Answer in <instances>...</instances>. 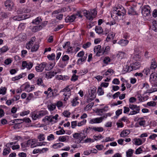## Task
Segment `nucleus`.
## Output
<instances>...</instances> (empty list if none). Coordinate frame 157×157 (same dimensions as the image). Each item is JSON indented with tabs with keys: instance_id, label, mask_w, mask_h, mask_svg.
Wrapping results in <instances>:
<instances>
[{
	"instance_id": "nucleus-1",
	"label": "nucleus",
	"mask_w": 157,
	"mask_h": 157,
	"mask_svg": "<svg viewBox=\"0 0 157 157\" xmlns=\"http://www.w3.org/2000/svg\"><path fill=\"white\" fill-rule=\"evenodd\" d=\"M126 11L124 8L121 6H118L113 10L111 13V17L113 19L117 20L121 18L125 14Z\"/></svg>"
},
{
	"instance_id": "nucleus-2",
	"label": "nucleus",
	"mask_w": 157,
	"mask_h": 157,
	"mask_svg": "<svg viewBox=\"0 0 157 157\" xmlns=\"http://www.w3.org/2000/svg\"><path fill=\"white\" fill-rule=\"evenodd\" d=\"M97 11L95 9L91 10L90 11L86 10L84 13L86 14V17L90 21H92L97 14Z\"/></svg>"
},
{
	"instance_id": "nucleus-3",
	"label": "nucleus",
	"mask_w": 157,
	"mask_h": 157,
	"mask_svg": "<svg viewBox=\"0 0 157 157\" xmlns=\"http://www.w3.org/2000/svg\"><path fill=\"white\" fill-rule=\"evenodd\" d=\"M150 7L148 5L143 6L141 9V13L144 17H149L151 15Z\"/></svg>"
},
{
	"instance_id": "nucleus-4",
	"label": "nucleus",
	"mask_w": 157,
	"mask_h": 157,
	"mask_svg": "<svg viewBox=\"0 0 157 157\" xmlns=\"http://www.w3.org/2000/svg\"><path fill=\"white\" fill-rule=\"evenodd\" d=\"M94 52H96V56H97L105 54L104 51V47L101 48L100 45L95 46L94 48Z\"/></svg>"
},
{
	"instance_id": "nucleus-5",
	"label": "nucleus",
	"mask_w": 157,
	"mask_h": 157,
	"mask_svg": "<svg viewBox=\"0 0 157 157\" xmlns=\"http://www.w3.org/2000/svg\"><path fill=\"white\" fill-rule=\"evenodd\" d=\"M86 135L83 133H75L73 135V137L75 139L78 140L80 143L86 137Z\"/></svg>"
},
{
	"instance_id": "nucleus-6",
	"label": "nucleus",
	"mask_w": 157,
	"mask_h": 157,
	"mask_svg": "<svg viewBox=\"0 0 157 157\" xmlns=\"http://www.w3.org/2000/svg\"><path fill=\"white\" fill-rule=\"evenodd\" d=\"M60 92H64L63 95L65 96L64 99V100L65 101L67 100L68 98H69L71 95V90L68 86H67L65 88L63 89Z\"/></svg>"
},
{
	"instance_id": "nucleus-7",
	"label": "nucleus",
	"mask_w": 157,
	"mask_h": 157,
	"mask_svg": "<svg viewBox=\"0 0 157 157\" xmlns=\"http://www.w3.org/2000/svg\"><path fill=\"white\" fill-rule=\"evenodd\" d=\"M4 5L6 9L9 11H11L13 7L14 4L12 1L7 0L5 2Z\"/></svg>"
},
{
	"instance_id": "nucleus-8",
	"label": "nucleus",
	"mask_w": 157,
	"mask_h": 157,
	"mask_svg": "<svg viewBox=\"0 0 157 157\" xmlns=\"http://www.w3.org/2000/svg\"><path fill=\"white\" fill-rule=\"evenodd\" d=\"M35 67V69L37 72H42L47 65V64L46 62H43L40 64H38Z\"/></svg>"
},
{
	"instance_id": "nucleus-9",
	"label": "nucleus",
	"mask_w": 157,
	"mask_h": 157,
	"mask_svg": "<svg viewBox=\"0 0 157 157\" xmlns=\"http://www.w3.org/2000/svg\"><path fill=\"white\" fill-rule=\"evenodd\" d=\"M33 64L32 63L30 62L28 63L26 61H23L22 62V69L26 68L28 70H30L32 67Z\"/></svg>"
},
{
	"instance_id": "nucleus-10",
	"label": "nucleus",
	"mask_w": 157,
	"mask_h": 157,
	"mask_svg": "<svg viewBox=\"0 0 157 157\" xmlns=\"http://www.w3.org/2000/svg\"><path fill=\"white\" fill-rule=\"evenodd\" d=\"M76 17L74 14L71 16H67L65 19V21L66 23L71 22L74 21Z\"/></svg>"
},
{
	"instance_id": "nucleus-11",
	"label": "nucleus",
	"mask_w": 157,
	"mask_h": 157,
	"mask_svg": "<svg viewBox=\"0 0 157 157\" xmlns=\"http://www.w3.org/2000/svg\"><path fill=\"white\" fill-rule=\"evenodd\" d=\"M157 80V74L156 73H153L150 75V81L153 83Z\"/></svg>"
},
{
	"instance_id": "nucleus-12",
	"label": "nucleus",
	"mask_w": 157,
	"mask_h": 157,
	"mask_svg": "<svg viewBox=\"0 0 157 157\" xmlns=\"http://www.w3.org/2000/svg\"><path fill=\"white\" fill-rule=\"evenodd\" d=\"M27 75L26 73H22L17 76H16L12 78V81H15L20 79L21 78Z\"/></svg>"
},
{
	"instance_id": "nucleus-13",
	"label": "nucleus",
	"mask_w": 157,
	"mask_h": 157,
	"mask_svg": "<svg viewBox=\"0 0 157 157\" xmlns=\"http://www.w3.org/2000/svg\"><path fill=\"white\" fill-rule=\"evenodd\" d=\"M26 16H27L26 15L24 16L21 15H16L13 17V19L15 21H20L27 18L28 17Z\"/></svg>"
},
{
	"instance_id": "nucleus-14",
	"label": "nucleus",
	"mask_w": 157,
	"mask_h": 157,
	"mask_svg": "<svg viewBox=\"0 0 157 157\" xmlns=\"http://www.w3.org/2000/svg\"><path fill=\"white\" fill-rule=\"evenodd\" d=\"M57 73V72L54 71L48 72L46 74V77L48 78H51Z\"/></svg>"
},
{
	"instance_id": "nucleus-15",
	"label": "nucleus",
	"mask_w": 157,
	"mask_h": 157,
	"mask_svg": "<svg viewBox=\"0 0 157 157\" xmlns=\"http://www.w3.org/2000/svg\"><path fill=\"white\" fill-rule=\"evenodd\" d=\"M140 66V63L138 62H136L131 64V66L132 67L133 70H135L138 69Z\"/></svg>"
},
{
	"instance_id": "nucleus-16",
	"label": "nucleus",
	"mask_w": 157,
	"mask_h": 157,
	"mask_svg": "<svg viewBox=\"0 0 157 157\" xmlns=\"http://www.w3.org/2000/svg\"><path fill=\"white\" fill-rule=\"evenodd\" d=\"M129 108L132 110H137V111L140 110V107L136 105L129 104Z\"/></svg>"
},
{
	"instance_id": "nucleus-17",
	"label": "nucleus",
	"mask_w": 157,
	"mask_h": 157,
	"mask_svg": "<svg viewBox=\"0 0 157 157\" xmlns=\"http://www.w3.org/2000/svg\"><path fill=\"white\" fill-rule=\"evenodd\" d=\"M99 117L94 118L91 119L89 121V123L91 124L94 123H99L101 122Z\"/></svg>"
},
{
	"instance_id": "nucleus-18",
	"label": "nucleus",
	"mask_w": 157,
	"mask_h": 157,
	"mask_svg": "<svg viewBox=\"0 0 157 157\" xmlns=\"http://www.w3.org/2000/svg\"><path fill=\"white\" fill-rule=\"evenodd\" d=\"M128 41L127 40L122 39L119 41L118 44L122 46H126L128 43Z\"/></svg>"
},
{
	"instance_id": "nucleus-19",
	"label": "nucleus",
	"mask_w": 157,
	"mask_h": 157,
	"mask_svg": "<svg viewBox=\"0 0 157 157\" xmlns=\"http://www.w3.org/2000/svg\"><path fill=\"white\" fill-rule=\"evenodd\" d=\"M133 143L135 145H140L142 144V140L139 138H135L133 140Z\"/></svg>"
},
{
	"instance_id": "nucleus-20",
	"label": "nucleus",
	"mask_w": 157,
	"mask_h": 157,
	"mask_svg": "<svg viewBox=\"0 0 157 157\" xmlns=\"http://www.w3.org/2000/svg\"><path fill=\"white\" fill-rule=\"evenodd\" d=\"M89 128L92 129V130H94L95 132H101L103 131L104 129L102 127H94L93 128L89 127Z\"/></svg>"
},
{
	"instance_id": "nucleus-21",
	"label": "nucleus",
	"mask_w": 157,
	"mask_h": 157,
	"mask_svg": "<svg viewBox=\"0 0 157 157\" xmlns=\"http://www.w3.org/2000/svg\"><path fill=\"white\" fill-rule=\"evenodd\" d=\"M87 57V55L86 54L85 56L82 57V58L79 59L77 61V64H82V62L85 61Z\"/></svg>"
},
{
	"instance_id": "nucleus-22",
	"label": "nucleus",
	"mask_w": 157,
	"mask_h": 157,
	"mask_svg": "<svg viewBox=\"0 0 157 157\" xmlns=\"http://www.w3.org/2000/svg\"><path fill=\"white\" fill-rule=\"evenodd\" d=\"M126 53L124 52L119 51L117 54V56L120 59H122L124 58Z\"/></svg>"
},
{
	"instance_id": "nucleus-23",
	"label": "nucleus",
	"mask_w": 157,
	"mask_h": 157,
	"mask_svg": "<svg viewBox=\"0 0 157 157\" xmlns=\"http://www.w3.org/2000/svg\"><path fill=\"white\" fill-rule=\"evenodd\" d=\"M129 131L128 130H125L121 132L120 134V136L121 137H125L128 136L129 133Z\"/></svg>"
},
{
	"instance_id": "nucleus-24",
	"label": "nucleus",
	"mask_w": 157,
	"mask_h": 157,
	"mask_svg": "<svg viewBox=\"0 0 157 157\" xmlns=\"http://www.w3.org/2000/svg\"><path fill=\"white\" fill-rule=\"evenodd\" d=\"M157 67L156 61L155 59H152L151 60L150 68L151 69H155Z\"/></svg>"
},
{
	"instance_id": "nucleus-25",
	"label": "nucleus",
	"mask_w": 157,
	"mask_h": 157,
	"mask_svg": "<svg viewBox=\"0 0 157 157\" xmlns=\"http://www.w3.org/2000/svg\"><path fill=\"white\" fill-rule=\"evenodd\" d=\"M95 30L96 33L99 34L103 32V29L101 27L99 26H96Z\"/></svg>"
},
{
	"instance_id": "nucleus-26",
	"label": "nucleus",
	"mask_w": 157,
	"mask_h": 157,
	"mask_svg": "<svg viewBox=\"0 0 157 157\" xmlns=\"http://www.w3.org/2000/svg\"><path fill=\"white\" fill-rule=\"evenodd\" d=\"M96 88L94 87L92 88L91 90V95L90 97L93 98H95L96 97Z\"/></svg>"
},
{
	"instance_id": "nucleus-27",
	"label": "nucleus",
	"mask_w": 157,
	"mask_h": 157,
	"mask_svg": "<svg viewBox=\"0 0 157 157\" xmlns=\"http://www.w3.org/2000/svg\"><path fill=\"white\" fill-rule=\"evenodd\" d=\"M22 119H16L13 120L12 121V123L15 124L16 125L14 126V128L16 126V125L18 124H20L22 123Z\"/></svg>"
},
{
	"instance_id": "nucleus-28",
	"label": "nucleus",
	"mask_w": 157,
	"mask_h": 157,
	"mask_svg": "<svg viewBox=\"0 0 157 157\" xmlns=\"http://www.w3.org/2000/svg\"><path fill=\"white\" fill-rule=\"evenodd\" d=\"M48 112L46 110L40 111L38 113L39 117L40 118L48 114Z\"/></svg>"
},
{
	"instance_id": "nucleus-29",
	"label": "nucleus",
	"mask_w": 157,
	"mask_h": 157,
	"mask_svg": "<svg viewBox=\"0 0 157 157\" xmlns=\"http://www.w3.org/2000/svg\"><path fill=\"white\" fill-rule=\"evenodd\" d=\"M39 25L33 26L31 29L33 33H36L40 30L41 29Z\"/></svg>"
},
{
	"instance_id": "nucleus-30",
	"label": "nucleus",
	"mask_w": 157,
	"mask_h": 157,
	"mask_svg": "<svg viewBox=\"0 0 157 157\" xmlns=\"http://www.w3.org/2000/svg\"><path fill=\"white\" fill-rule=\"evenodd\" d=\"M47 107L50 111H53L56 108V105L55 104H51L50 105H48Z\"/></svg>"
},
{
	"instance_id": "nucleus-31",
	"label": "nucleus",
	"mask_w": 157,
	"mask_h": 157,
	"mask_svg": "<svg viewBox=\"0 0 157 157\" xmlns=\"http://www.w3.org/2000/svg\"><path fill=\"white\" fill-rule=\"evenodd\" d=\"M42 121L44 122H46L47 121H48L50 122H52L53 121L52 120L51 118V116H45L44 118L43 119Z\"/></svg>"
},
{
	"instance_id": "nucleus-32",
	"label": "nucleus",
	"mask_w": 157,
	"mask_h": 157,
	"mask_svg": "<svg viewBox=\"0 0 157 157\" xmlns=\"http://www.w3.org/2000/svg\"><path fill=\"white\" fill-rule=\"evenodd\" d=\"M42 21V19L40 17H38L36 18L35 19L33 20L32 23L35 24H38Z\"/></svg>"
},
{
	"instance_id": "nucleus-33",
	"label": "nucleus",
	"mask_w": 157,
	"mask_h": 157,
	"mask_svg": "<svg viewBox=\"0 0 157 157\" xmlns=\"http://www.w3.org/2000/svg\"><path fill=\"white\" fill-rule=\"evenodd\" d=\"M133 150L131 149H129L126 152L127 157H131L133 153Z\"/></svg>"
},
{
	"instance_id": "nucleus-34",
	"label": "nucleus",
	"mask_w": 157,
	"mask_h": 157,
	"mask_svg": "<svg viewBox=\"0 0 157 157\" xmlns=\"http://www.w3.org/2000/svg\"><path fill=\"white\" fill-rule=\"evenodd\" d=\"M64 145V144L63 143H56L54 144L53 146L52 147L54 148L55 149L57 148H60Z\"/></svg>"
},
{
	"instance_id": "nucleus-35",
	"label": "nucleus",
	"mask_w": 157,
	"mask_h": 157,
	"mask_svg": "<svg viewBox=\"0 0 157 157\" xmlns=\"http://www.w3.org/2000/svg\"><path fill=\"white\" fill-rule=\"evenodd\" d=\"M68 139H69V136H59V140L61 142H64Z\"/></svg>"
},
{
	"instance_id": "nucleus-36",
	"label": "nucleus",
	"mask_w": 157,
	"mask_h": 157,
	"mask_svg": "<svg viewBox=\"0 0 157 157\" xmlns=\"http://www.w3.org/2000/svg\"><path fill=\"white\" fill-rule=\"evenodd\" d=\"M36 84L39 86H43L44 84L43 81L42 79L40 78H36Z\"/></svg>"
},
{
	"instance_id": "nucleus-37",
	"label": "nucleus",
	"mask_w": 157,
	"mask_h": 157,
	"mask_svg": "<svg viewBox=\"0 0 157 157\" xmlns=\"http://www.w3.org/2000/svg\"><path fill=\"white\" fill-rule=\"evenodd\" d=\"M124 71L126 72H130L133 70L132 67L131 66V64H130V66L127 65L126 67L124 68Z\"/></svg>"
},
{
	"instance_id": "nucleus-38",
	"label": "nucleus",
	"mask_w": 157,
	"mask_h": 157,
	"mask_svg": "<svg viewBox=\"0 0 157 157\" xmlns=\"http://www.w3.org/2000/svg\"><path fill=\"white\" fill-rule=\"evenodd\" d=\"M32 117L34 120H36L37 119L40 118L39 117L38 113L37 114L36 112H33L31 114Z\"/></svg>"
},
{
	"instance_id": "nucleus-39",
	"label": "nucleus",
	"mask_w": 157,
	"mask_h": 157,
	"mask_svg": "<svg viewBox=\"0 0 157 157\" xmlns=\"http://www.w3.org/2000/svg\"><path fill=\"white\" fill-rule=\"evenodd\" d=\"M39 47V46L38 44H34L31 48V51L34 52L37 51Z\"/></svg>"
},
{
	"instance_id": "nucleus-40",
	"label": "nucleus",
	"mask_w": 157,
	"mask_h": 157,
	"mask_svg": "<svg viewBox=\"0 0 157 157\" xmlns=\"http://www.w3.org/2000/svg\"><path fill=\"white\" fill-rule=\"evenodd\" d=\"M78 99V98L76 97L75 98L73 99L72 101V105L73 106H75L78 104L79 102L77 101V100Z\"/></svg>"
},
{
	"instance_id": "nucleus-41",
	"label": "nucleus",
	"mask_w": 157,
	"mask_h": 157,
	"mask_svg": "<svg viewBox=\"0 0 157 157\" xmlns=\"http://www.w3.org/2000/svg\"><path fill=\"white\" fill-rule=\"evenodd\" d=\"M136 13V12L134 10V8L132 7H130L128 10V13L130 14L135 15Z\"/></svg>"
},
{
	"instance_id": "nucleus-42",
	"label": "nucleus",
	"mask_w": 157,
	"mask_h": 157,
	"mask_svg": "<svg viewBox=\"0 0 157 157\" xmlns=\"http://www.w3.org/2000/svg\"><path fill=\"white\" fill-rule=\"evenodd\" d=\"M10 151V148H5L4 149L3 155H6L9 153Z\"/></svg>"
},
{
	"instance_id": "nucleus-43",
	"label": "nucleus",
	"mask_w": 157,
	"mask_h": 157,
	"mask_svg": "<svg viewBox=\"0 0 157 157\" xmlns=\"http://www.w3.org/2000/svg\"><path fill=\"white\" fill-rule=\"evenodd\" d=\"M6 87H2L0 89V94H5L6 93Z\"/></svg>"
},
{
	"instance_id": "nucleus-44",
	"label": "nucleus",
	"mask_w": 157,
	"mask_h": 157,
	"mask_svg": "<svg viewBox=\"0 0 157 157\" xmlns=\"http://www.w3.org/2000/svg\"><path fill=\"white\" fill-rule=\"evenodd\" d=\"M97 93L99 95H103L104 92L101 87H99L98 89Z\"/></svg>"
},
{
	"instance_id": "nucleus-45",
	"label": "nucleus",
	"mask_w": 157,
	"mask_h": 157,
	"mask_svg": "<svg viewBox=\"0 0 157 157\" xmlns=\"http://www.w3.org/2000/svg\"><path fill=\"white\" fill-rule=\"evenodd\" d=\"M115 36V34L113 33L111 34L109 33L106 39V40L107 41H109L111 38L113 39Z\"/></svg>"
},
{
	"instance_id": "nucleus-46",
	"label": "nucleus",
	"mask_w": 157,
	"mask_h": 157,
	"mask_svg": "<svg viewBox=\"0 0 157 157\" xmlns=\"http://www.w3.org/2000/svg\"><path fill=\"white\" fill-rule=\"evenodd\" d=\"M8 50L9 48L7 46H5L0 49V51L2 52H6Z\"/></svg>"
},
{
	"instance_id": "nucleus-47",
	"label": "nucleus",
	"mask_w": 157,
	"mask_h": 157,
	"mask_svg": "<svg viewBox=\"0 0 157 157\" xmlns=\"http://www.w3.org/2000/svg\"><path fill=\"white\" fill-rule=\"evenodd\" d=\"M47 58L49 60H54L55 58V54L53 53L51 55H48L47 56Z\"/></svg>"
},
{
	"instance_id": "nucleus-48",
	"label": "nucleus",
	"mask_w": 157,
	"mask_h": 157,
	"mask_svg": "<svg viewBox=\"0 0 157 157\" xmlns=\"http://www.w3.org/2000/svg\"><path fill=\"white\" fill-rule=\"evenodd\" d=\"M24 88L25 90L26 91L30 92L31 91V90L30 88V85L29 84H25Z\"/></svg>"
},
{
	"instance_id": "nucleus-49",
	"label": "nucleus",
	"mask_w": 157,
	"mask_h": 157,
	"mask_svg": "<svg viewBox=\"0 0 157 157\" xmlns=\"http://www.w3.org/2000/svg\"><path fill=\"white\" fill-rule=\"evenodd\" d=\"M78 76L76 75L75 74H73L71 80V81L75 82L78 80Z\"/></svg>"
},
{
	"instance_id": "nucleus-50",
	"label": "nucleus",
	"mask_w": 157,
	"mask_h": 157,
	"mask_svg": "<svg viewBox=\"0 0 157 157\" xmlns=\"http://www.w3.org/2000/svg\"><path fill=\"white\" fill-rule=\"evenodd\" d=\"M153 30L157 32V21H153Z\"/></svg>"
},
{
	"instance_id": "nucleus-51",
	"label": "nucleus",
	"mask_w": 157,
	"mask_h": 157,
	"mask_svg": "<svg viewBox=\"0 0 157 157\" xmlns=\"http://www.w3.org/2000/svg\"><path fill=\"white\" fill-rule=\"evenodd\" d=\"M33 140H28L27 142H26V144H27V145L28 146H29V145H30V144H31V147H33L35 146H34V144H32V143H33Z\"/></svg>"
},
{
	"instance_id": "nucleus-52",
	"label": "nucleus",
	"mask_w": 157,
	"mask_h": 157,
	"mask_svg": "<svg viewBox=\"0 0 157 157\" xmlns=\"http://www.w3.org/2000/svg\"><path fill=\"white\" fill-rule=\"evenodd\" d=\"M110 61V59L108 57H105L104 59L103 62V63L106 64H107Z\"/></svg>"
},
{
	"instance_id": "nucleus-53",
	"label": "nucleus",
	"mask_w": 157,
	"mask_h": 157,
	"mask_svg": "<svg viewBox=\"0 0 157 157\" xmlns=\"http://www.w3.org/2000/svg\"><path fill=\"white\" fill-rule=\"evenodd\" d=\"M65 133V131L63 129H61V130L57 131L56 132V134L57 135H60L61 134H63Z\"/></svg>"
},
{
	"instance_id": "nucleus-54",
	"label": "nucleus",
	"mask_w": 157,
	"mask_h": 157,
	"mask_svg": "<svg viewBox=\"0 0 157 157\" xmlns=\"http://www.w3.org/2000/svg\"><path fill=\"white\" fill-rule=\"evenodd\" d=\"M24 7L22 8H19L17 12L18 14H22L24 13Z\"/></svg>"
},
{
	"instance_id": "nucleus-55",
	"label": "nucleus",
	"mask_w": 157,
	"mask_h": 157,
	"mask_svg": "<svg viewBox=\"0 0 157 157\" xmlns=\"http://www.w3.org/2000/svg\"><path fill=\"white\" fill-rule=\"evenodd\" d=\"M148 96H147L145 97H142L141 95L140 96H139L138 98L139 101H144L145 100L147 99V98H148Z\"/></svg>"
},
{
	"instance_id": "nucleus-56",
	"label": "nucleus",
	"mask_w": 157,
	"mask_h": 157,
	"mask_svg": "<svg viewBox=\"0 0 157 157\" xmlns=\"http://www.w3.org/2000/svg\"><path fill=\"white\" fill-rule=\"evenodd\" d=\"M105 111V109H98L97 110V112L98 113V115L99 116H101V113L104 112Z\"/></svg>"
},
{
	"instance_id": "nucleus-57",
	"label": "nucleus",
	"mask_w": 157,
	"mask_h": 157,
	"mask_svg": "<svg viewBox=\"0 0 157 157\" xmlns=\"http://www.w3.org/2000/svg\"><path fill=\"white\" fill-rule=\"evenodd\" d=\"M142 151L143 150L141 148V147H140L136 150L135 153L136 154H140L142 153Z\"/></svg>"
},
{
	"instance_id": "nucleus-58",
	"label": "nucleus",
	"mask_w": 157,
	"mask_h": 157,
	"mask_svg": "<svg viewBox=\"0 0 157 157\" xmlns=\"http://www.w3.org/2000/svg\"><path fill=\"white\" fill-rule=\"evenodd\" d=\"M86 122V120L85 119H83L82 121L78 122V123L77 125L78 126H81L85 124Z\"/></svg>"
},
{
	"instance_id": "nucleus-59",
	"label": "nucleus",
	"mask_w": 157,
	"mask_h": 157,
	"mask_svg": "<svg viewBox=\"0 0 157 157\" xmlns=\"http://www.w3.org/2000/svg\"><path fill=\"white\" fill-rule=\"evenodd\" d=\"M64 27L63 25H60L56 27L54 29V31L55 32L59 31V30L63 28Z\"/></svg>"
},
{
	"instance_id": "nucleus-60",
	"label": "nucleus",
	"mask_w": 157,
	"mask_h": 157,
	"mask_svg": "<svg viewBox=\"0 0 157 157\" xmlns=\"http://www.w3.org/2000/svg\"><path fill=\"white\" fill-rule=\"evenodd\" d=\"M140 112V111H137V110H132L128 114L129 115H133L139 113Z\"/></svg>"
},
{
	"instance_id": "nucleus-61",
	"label": "nucleus",
	"mask_w": 157,
	"mask_h": 157,
	"mask_svg": "<svg viewBox=\"0 0 157 157\" xmlns=\"http://www.w3.org/2000/svg\"><path fill=\"white\" fill-rule=\"evenodd\" d=\"M59 9L53 11L52 13V17H55L56 16L57 14L59 13Z\"/></svg>"
},
{
	"instance_id": "nucleus-62",
	"label": "nucleus",
	"mask_w": 157,
	"mask_h": 157,
	"mask_svg": "<svg viewBox=\"0 0 157 157\" xmlns=\"http://www.w3.org/2000/svg\"><path fill=\"white\" fill-rule=\"evenodd\" d=\"M12 62V60L10 58H8L5 60L4 61V63L5 64L8 65L11 63Z\"/></svg>"
},
{
	"instance_id": "nucleus-63",
	"label": "nucleus",
	"mask_w": 157,
	"mask_h": 157,
	"mask_svg": "<svg viewBox=\"0 0 157 157\" xmlns=\"http://www.w3.org/2000/svg\"><path fill=\"white\" fill-rule=\"evenodd\" d=\"M143 71L146 75L150 74V70L149 68H146L144 69Z\"/></svg>"
},
{
	"instance_id": "nucleus-64",
	"label": "nucleus",
	"mask_w": 157,
	"mask_h": 157,
	"mask_svg": "<svg viewBox=\"0 0 157 157\" xmlns=\"http://www.w3.org/2000/svg\"><path fill=\"white\" fill-rule=\"evenodd\" d=\"M71 114V113L67 111H64L63 113V114L66 117H69Z\"/></svg>"
}]
</instances>
